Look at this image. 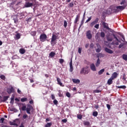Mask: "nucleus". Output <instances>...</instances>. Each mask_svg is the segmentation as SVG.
I'll use <instances>...</instances> for the list:
<instances>
[{"instance_id":"obj_41","label":"nucleus","mask_w":127,"mask_h":127,"mask_svg":"<svg viewBox=\"0 0 127 127\" xmlns=\"http://www.w3.org/2000/svg\"><path fill=\"white\" fill-rule=\"evenodd\" d=\"M100 36L102 38L105 37V33L104 32H102L100 34Z\"/></svg>"},{"instance_id":"obj_25","label":"nucleus","mask_w":127,"mask_h":127,"mask_svg":"<svg viewBox=\"0 0 127 127\" xmlns=\"http://www.w3.org/2000/svg\"><path fill=\"white\" fill-rule=\"evenodd\" d=\"M27 98L26 97H24V98H21L20 101L21 102H22V103H24V102H26L27 101Z\"/></svg>"},{"instance_id":"obj_63","label":"nucleus","mask_w":127,"mask_h":127,"mask_svg":"<svg viewBox=\"0 0 127 127\" xmlns=\"http://www.w3.org/2000/svg\"><path fill=\"white\" fill-rule=\"evenodd\" d=\"M17 93L18 94H20L21 93V91H20V90H19V89H17Z\"/></svg>"},{"instance_id":"obj_39","label":"nucleus","mask_w":127,"mask_h":127,"mask_svg":"<svg viewBox=\"0 0 127 127\" xmlns=\"http://www.w3.org/2000/svg\"><path fill=\"white\" fill-rule=\"evenodd\" d=\"M113 36H114V38L116 39V41H118V42H120V40H119V39L117 38V37L116 36V35L113 34Z\"/></svg>"},{"instance_id":"obj_16","label":"nucleus","mask_w":127,"mask_h":127,"mask_svg":"<svg viewBox=\"0 0 127 127\" xmlns=\"http://www.w3.org/2000/svg\"><path fill=\"white\" fill-rule=\"evenodd\" d=\"M97 49H96V52H97V53H99L101 52V46L99 45V44H97Z\"/></svg>"},{"instance_id":"obj_17","label":"nucleus","mask_w":127,"mask_h":127,"mask_svg":"<svg viewBox=\"0 0 127 127\" xmlns=\"http://www.w3.org/2000/svg\"><path fill=\"white\" fill-rule=\"evenodd\" d=\"M79 18H80V13L76 15V18L74 20V23H77V22H78V21H79Z\"/></svg>"},{"instance_id":"obj_50","label":"nucleus","mask_w":127,"mask_h":127,"mask_svg":"<svg viewBox=\"0 0 127 127\" xmlns=\"http://www.w3.org/2000/svg\"><path fill=\"white\" fill-rule=\"evenodd\" d=\"M59 62L61 63V64H62L64 62V60L61 59L59 60Z\"/></svg>"},{"instance_id":"obj_64","label":"nucleus","mask_w":127,"mask_h":127,"mask_svg":"<svg viewBox=\"0 0 127 127\" xmlns=\"http://www.w3.org/2000/svg\"><path fill=\"white\" fill-rule=\"evenodd\" d=\"M14 102V100H12L11 99L10 104H13Z\"/></svg>"},{"instance_id":"obj_32","label":"nucleus","mask_w":127,"mask_h":127,"mask_svg":"<svg viewBox=\"0 0 127 127\" xmlns=\"http://www.w3.org/2000/svg\"><path fill=\"white\" fill-rule=\"evenodd\" d=\"M31 35L32 36H35V35H36V31H32L31 32Z\"/></svg>"},{"instance_id":"obj_18","label":"nucleus","mask_w":127,"mask_h":127,"mask_svg":"<svg viewBox=\"0 0 127 127\" xmlns=\"http://www.w3.org/2000/svg\"><path fill=\"white\" fill-rule=\"evenodd\" d=\"M72 81L74 84H80V80L78 79H72Z\"/></svg>"},{"instance_id":"obj_62","label":"nucleus","mask_w":127,"mask_h":127,"mask_svg":"<svg viewBox=\"0 0 127 127\" xmlns=\"http://www.w3.org/2000/svg\"><path fill=\"white\" fill-rule=\"evenodd\" d=\"M30 83H34V80L32 79H30Z\"/></svg>"},{"instance_id":"obj_47","label":"nucleus","mask_w":127,"mask_h":127,"mask_svg":"<svg viewBox=\"0 0 127 127\" xmlns=\"http://www.w3.org/2000/svg\"><path fill=\"white\" fill-rule=\"evenodd\" d=\"M78 52L79 54H81V53H82V49L81 48H78Z\"/></svg>"},{"instance_id":"obj_5","label":"nucleus","mask_w":127,"mask_h":127,"mask_svg":"<svg viewBox=\"0 0 127 127\" xmlns=\"http://www.w3.org/2000/svg\"><path fill=\"white\" fill-rule=\"evenodd\" d=\"M46 39H47V35L45 34H42L40 36V40L42 42H44L46 41Z\"/></svg>"},{"instance_id":"obj_36","label":"nucleus","mask_w":127,"mask_h":127,"mask_svg":"<svg viewBox=\"0 0 127 127\" xmlns=\"http://www.w3.org/2000/svg\"><path fill=\"white\" fill-rule=\"evenodd\" d=\"M16 38L17 39H19L20 38V34L18 33L16 35Z\"/></svg>"},{"instance_id":"obj_45","label":"nucleus","mask_w":127,"mask_h":127,"mask_svg":"<svg viewBox=\"0 0 127 127\" xmlns=\"http://www.w3.org/2000/svg\"><path fill=\"white\" fill-rule=\"evenodd\" d=\"M70 7H73V6H74V2H71L69 3V4Z\"/></svg>"},{"instance_id":"obj_30","label":"nucleus","mask_w":127,"mask_h":127,"mask_svg":"<svg viewBox=\"0 0 127 127\" xmlns=\"http://www.w3.org/2000/svg\"><path fill=\"white\" fill-rule=\"evenodd\" d=\"M69 66H70V69H69L70 72H73V70H74V69L73 68V64H70Z\"/></svg>"},{"instance_id":"obj_26","label":"nucleus","mask_w":127,"mask_h":127,"mask_svg":"<svg viewBox=\"0 0 127 127\" xmlns=\"http://www.w3.org/2000/svg\"><path fill=\"white\" fill-rule=\"evenodd\" d=\"M116 87L118 89H126L127 88V86H126L125 85H122L120 86H116Z\"/></svg>"},{"instance_id":"obj_53","label":"nucleus","mask_w":127,"mask_h":127,"mask_svg":"<svg viewBox=\"0 0 127 127\" xmlns=\"http://www.w3.org/2000/svg\"><path fill=\"white\" fill-rule=\"evenodd\" d=\"M28 117V116L27 115V114H25L23 116V119H26V118H27Z\"/></svg>"},{"instance_id":"obj_11","label":"nucleus","mask_w":127,"mask_h":127,"mask_svg":"<svg viewBox=\"0 0 127 127\" xmlns=\"http://www.w3.org/2000/svg\"><path fill=\"white\" fill-rule=\"evenodd\" d=\"M31 109H32V106L30 105H28L26 108V112L29 115H30V111H31Z\"/></svg>"},{"instance_id":"obj_15","label":"nucleus","mask_w":127,"mask_h":127,"mask_svg":"<svg viewBox=\"0 0 127 127\" xmlns=\"http://www.w3.org/2000/svg\"><path fill=\"white\" fill-rule=\"evenodd\" d=\"M90 68L92 71H97V68H96V66L94 64H91L90 65Z\"/></svg>"},{"instance_id":"obj_27","label":"nucleus","mask_w":127,"mask_h":127,"mask_svg":"<svg viewBox=\"0 0 127 127\" xmlns=\"http://www.w3.org/2000/svg\"><path fill=\"white\" fill-rule=\"evenodd\" d=\"M52 126V123H48L45 125L44 127H51Z\"/></svg>"},{"instance_id":"obj_37","label":"nucleus","mask_w":127,"mask_h":127,"mask_svg":"<svg viewBox=\"0 0 127 127\" xmlns=\"http://www.w3.org/2000/svg\"><path fill=\"white\" fill-rule=\"evenodd\" d=\"M66 97H67L68 98H70V97H71V94H70V93H69L68 92H66Z\"/></svg>"},{"instance_id":"obj_24","label":"nucleus","mask_w":127,"mask_h":127,"mask_svg":"<svg viewBox=\"0 0 127 127\" xmlns=\"http://www.w3.org/2000/svg\"><path fill=\"white\" fill-rule=\"evenodd\" d=\"M83 125L84 126H87V127H90V122L88 121H84Z\"/></svg>"},{"instance_id":"obj_31","label":"nucleus","mask_w":127,"mask_h":127,"mask_svg":"<svg viewBox=\"0 0 127 127\" xmlns=\"http://www.w3.org/2000/svg\"><path fill=\"white\" fill-rule=\"evenodd\" d=\"M107 39L108 41H113V38L111 37L110 36L107 37Z\"/></svg>"},{"instance_id":"obj_19","label":"nucleus","mask_w":127,"mask_h":127,"mask_svg":"<svg viewBox=\"0 0 127 127\" xmlns=\"http://www.w3.org/2000/svg\"><path fill=\"white\" fill-rule=\"evenodd\" d=\"M56 55V54L54 53V52H51V53L49 54V57L50 58H53V57H54Z\"/></svg>"},{"instance_id":"obj_22","label":"nucleus","mask_w":127,"mask_h":127,"mask_svg":"<svg viewBox=\"0 0 127 127\" xmlns=\"http://www.w3.org/2000/svg\"><path fill=\"white\" fill-rule=\"evenodd\" d=\"M103 25L104 27V28H106V29L110 30V28L109 27V25L107 24V23L103 22Z\"/></svg>"},{"instance_id":"obj_60","label":"nucleus","mask_w":127,"mask_h":127,"mask_svg":"<svg viewBox=\"0 0 127 127\" xmlns=\"http://www.w3.org/2000/svg\"><path fill=\"white\" fill-rule=\"evenodd\" d=\"M14 98H15V96H14V95H12V96H11V99H12V100H14Z\"/></svg>"},{"instance_id":"obj_3","label":"nucleus","mask_w":127,"mask_h":127,"mask_svg":"<svg viewBox=\"0 0 127 127\" xmlns=\"http://www.w3.org/2000/svg\"><path fill=\"white\" fill-rule=\"evenodd\" d=\"M57 39V36L54 34H53L52 38H51V44L52 45V46H54V45L56 44Z\"/></svg>"},{"instance_id":"obj_44","label":"nucleus","mask_w":127,"mask_h":127,"mask_svg":"<svg viewBox=\"0 0 127 127\" xmlns=\"http://www.w3.org/2000/svg\"><path fill=\"white\" fill-rule=\"evenodd\" d=\"M53 103H54V105H58V101H57V100L55 99L54 100Z\"/></svg>"},{"instance_id":"obj_7","label":"nucleus","mask_w":127,"mask_h":127,"mask_svg":"<svg viewBox=\"0 0 127 127\" xmlns=\"http://www.w3.org/2000/svg\"><path fill=\"white\" fill-rule=\"evenodd\" d=\"M33 6V3L26 2L24 4V7H31Z\"/></svg>"},{"instance_id":"obj_2","label":"nucleus","mask_w":127,"mask_h":127,"mask_svg":"<svg viewBox=\"0 0 127 127\" xmlns=\"http://www.w3.org/2000/svg\"><path fill=\"white\" fill-rule=\"evenodd\" d=\"M120 4L123 5L122 6H116L117 8H118V10L120 11H123L126 7L127 6V1L126 0H122V2L120 3Z\"/></svg>"},{"instance_id":"obj_38","label":"nucleus","mask_w":127,"mask_h":127,"mask_svg":"<svg viewBox=\"0 0 127 127\" xmlns=\"http://www.w3.org/2000/svg\"><path fill=\"white\" fill-rule=\"evenodd\" d=\"M85 21V18H82L81 21V25L80 26H82V25H83L84 24V22Z\"/></svg>"},{"instance_id":"obj_42","label":"nucleus","mask_w":127,"mask_h":127,"mask_svg":"<svg viewBox=\"0 0 127 127\" xmlns=\"http://www.w3.org/2000/svg\"><path fill=\"white\" fill-rule=\"evenodd\" d=\"M0 78L2 79V80H5V76L3 75H1L0 76Z\"/></svg>"},{"instance_id":"obj_29","label":"nucleus","mask_w":127,"mask_h":127,"mask_svg":"<svg viewBox=\"0 0 127 127\" xmlns=\"http://www.w3.org/2000/svg\"><path fill=\"white\" fill-rule=\"evenodd\" d=\"M77 119H78V120H82V119L83 118V116L81 114H77Z\"/></svg>"},{"instance_id":"obj_28","label":"nucleus","mask_w":127,"mask_h":127,"mask_svg":"<svg viewBox=\"0 0 127 127\" xmlns=\"http://www.w3.org/2000/svg\"><path fill=\"white\" fill-rule=\"evenodd\" d=\"M104 72H105V68H103V69L100 70L98 72V74H99V75H102V74H103V73H104Z\"/></svg>"},{"instance_id":"obj_51","label":"nucleus","mask_w":127,"mask_h":127,"mask_svg":"<svg viewBox=\"0 0 127 127\" xmlns=\"http://www.w3.org/2000/svg\"><path fill=\"white\" fill-rule=\"evenodd\" d=\"M106 107L108 110H111V105L110 104H107Z\"/></svg>"},{"instance_id":"obj_56","label":"nucleus","mask_w":127,"mask_h":127,"mask_svg":"<svg viewBox=\"0 0 127 127\" xmlns=\"http://www.w3.org/2000/svg\"><path fill=\"white\" fill-rule=\"evenodd\" d=\"M123 46H124V44H121L119 46V48L121 49L123 47Z\"/></svg>"},{"instance_id":"obj_43","label":"nucleus","mask_w":127,"mask_h":127,"mask_svg":"<svg viewBox=\"0 0 127 127\" xmlns=\"http://www.w3.org/2000/svg\"><path fill=\"white\" fill-rule=\"evenodd\" d=\"M93 93H101V90L96 89L93 91Z\"/></svg>"},{"instance_id":"obj_48","label":"nucleus","mask_w":127,"mask_h":127,"mask_svg":"<svg viewBox=\"0 0 127 127\" xmlns=\"http://www.w3.org/2000/svg\"><path fill=\"white\" fill-rule=\"evenodd\" d=\"M91 19H92V16H90L85 22V23H87V22H89V21H90V20H91Z\"/></svg>"},{"instance_id":"obj_9","label":"nucleus","mask_w":127,"mask_h":127,"mask_svg":"<svg viewBox=\"0 0 127 127\" xmlns=\"http://www.w3.org/2000/svg\"><path fill=\"white\" fill-rule=\"evenodd\" d=\"M98 22H99V18H96L94 21H93L90 23V26L91 27H93V26H94L95 24L98 23Z\"/></svg>"},{"instance_id":"obj_8","label":"nucleus","mask_w":127,"mask_h":127,"mask_svg":"<svg viewBox=\"0 0 127 127\" xmlns=\"http://www.w3.org/2000/svg\"><path fill=\"white\" fill-rule=\"evenodd\" d=\"M8 94H11V93H14V88L12 86L11 88H9L7 89L6 90Z\"/></svg>"},{"instance_id":"obj_1","label":"nucleus","mask_w":127,"mask_h":127,"mask_svg":"<svg viewBox=\"0 0 127 127\" xmlns=\"http://www.w3.org/2000/svg\"><path fill=\"white\" fill-rule=\"evenodd\" d=\"M113 12H120L117 6H111L106 11V13H107V14H111V13H113Z\"/></svg>"},{"instance_id":"obj_10","label":"nucleus","mask_w":127,"mask_h":127,"mask_svg":"<svg viewBox=\"0 0 127 127\" xmlns=\"http://www.w3.org/2000/svg\"><path fill=\"white\" fill-rule=\"evenodd\" d=\"M86 37L88 39H92V34L91 33V31L88 30L86 32Z\"/></svg>"},{"instance_id":"obj_20","label":"nucleus","mask_w":127,"mask_h":127,"mask_svg":"<svg viewBox=\"0 0 127 127\" xmlns=\"http://www.w3.org/2000/svg\"><path fill=\"white\" fill-rule=\"evenodd\" d=\"M8 98H9V96H3V100L1 101V102H2V103H4V102H6V101L8 100Z\"/></svg>"},{"instance_id":"obj_52","label":"nucleus","mask_w":127,"mask_h":127,"mask_svg":"<svg viewBox=\"0 0 127 127\" xmlns=\"http://www.w3.org/2000/svg\"><path fill=\"white\" fill-rule=\"evenodd\" d=\"M62 123H64V124H66L67 123V119H63L62 120Z\"/></svg>"},{"instance_id":"obj_46","label":"nucleus","mask_w":127,"mask_h":127,"mask_svg":"<svg viewBox=\"0 0 127 127\" xmlns=\"http://www.w3.org/2000/svg\"><path fill=\"white\" fill-rule=\"evenodd\" d=\"M100 26V25L99 24H97L94 26L95 28H96L97 29H99V27Z\"/></svg>"},{"instance_id":"obj_4","label":"nucleus","mask_w":127,"mask_h":127,"mask_svg":"<svg viewBox=\"0 0 127 127\" xmlns=\"http://www.w3.org/2000/svg\"><path fill=\"white\" fill-rule=\"evenodd\" d=\"M90 72V69L87 66L85 67H83L80 71V74H83V75H86Z\"/></svg>"},{"instance_id":"obj_58","label":"nucleus","mask_w":127,"mask_h":127,"mask_svg":"<svg viewBox=\"0 0 127 127\" xmlns=\"http://www.w3.org/2000/svg\"><path fill=\"white\" fill-rule=\"evenodd\" d=\"M13 20L15 23H16V22H17V18H14Z\"/></svg>"},{"instance_id":"obj_55","label":"nucleus","mask_w":127,"mask_h":127,"mask_svg":"<svg viewBox=\"0 0 127 127\" xmlns=\"http://www.w3.org/2000/svg\"><path fill=\"white\" fill-rule=\"evenodd\" d=\"M52 100H55V96L54 94H52L51 95Z\"/></svg>"},{"instance_id":"obj_57","label":"nucleus","mask_w":127,"mask_h":127,"mask_svg":"<svg viewBox=\"0 0 127 127\" xmlns=\"http://www.w3.org/2000/svg\"><path fill=\"white\" fill-rule=\"evenodd\" d=\"M93 47H94V44L91 43V44L90 45V48H93Z\"/></svg>"},{"instance_id":"obj_40","label":"nucleus","mask_w":127,"mask_h":127,"mask_svg":"<svg viewBox=\"0 0 127 127\" xmlns=\"http://www.w3.org/2000/svg\"><path fill=\"white\" fill-rule=\"evenodd\" d=\"M123 58L124 60H127V55H123Z\"/></svg>"},{"instance_id":"obj_13","label":"nucleus","mask_w":127,"mask_h":127,"mask_svg":"<svg viewBox=\"0 0 127 127\" xmlns=\"http://www.w3.org/2000/svg\"><path fill=\"white\" fill-rule=\"evenodd\" d=\"M57 81L58 82V84L60 85V86H61V87H64V85L63 83H62V82H61V79H60L59 77H57Z\"/></svg>"},{"instance_id":"obj_33","label":"nucleus","mask_w":127,"mask_h":127,"mask_svg":"<svg viewBox=\"0 0 127 127\" xmlns=\"http://www.w3.org/2000/svg\"><path fill=\"white\" fill-rule=\"evenodd\" d=\"M93 117H97V116H98V112H97V111L93 112Z\"/></svg>"},{"instance_id":"obj_54","label":"nucleus","mask_w":127,"mask_h":127,"mask_svg":"<svg viewBox=\"0 0 127 127\" xmlns=\"http://www.w3.org/2000/svg\"><path fill=\"white\" fill-rule=\"evenodd\" d=\"M97 57H98V58H100V57H103V54H99L98 55V56H97Z\"/></svg>"},{"instance_id":"obj_21","label":"nucleus","mask_w":127,"mask_h":127,"mask_svg":"<svg viewBox=\"0 0 127 127\" xmlns=\"http://www.w3.org/2000/svg\"><path fill=\"white\" fill-rule=\"evenodd\" d=\"M113 80H114L113 78L110 77V79H109L107 81V84L108 85H112V84H113Z\"/></svg>"},{"instance_id":"obj_49","label":"nucleus","mask_w":127,"mask_h":127,"mask_svg":"<svg viewBox=\"0 0 127 127\" xmlns=\"http://www.w3.org/2000/svg\"><path fill=\"white\" fill-rule=\"evenodd\" d=\"M4 121V118H2L0 119V123H1V124H3Z\"/></svg>"},{"instance_id":"obj_34","label":"nucleus","mask_w":127,"mask_h":127,"mask_svg":"<svg viewBox=\"0 0 127 127\" xmlns=\"http://www.w3.org/2000/svg\"><path fill=\"white\" fill-rule=\"evenodd\" d=\"M67 24H68V23H67V21L64 20V28H66V27H67Z\"/></svg>"},{"instance_id":"obj_23","label":"nucleus","mask_w":127,"mask_h":127,"mask_svg":"<svg viewBox=\"0 0 127 127\" xmlns=\"http://www.w3.org/2000/svg\"><path fill=\"white\" fill-rule=\"evenodd\" d=\"M25 49H23V48H21L19 49V53H20V54H24V53H25Z\"/></svg>"},{"instance_id":"obj_6","label":"nucleus","mask_w":127,"mask_h":127,"mask_svg":"<svg viewBox=\"0 0 127 127\" xmlns=\"http://www.w3.org/2000/svg\"><path fill=\"white\" fill-rule=\"evenodd\" d=\"M19 123V120L17 119L13 121V122H10V126H16V127H17L18 126V124Z\"/></svg>"},{"instance_id":"obj_61","label":"nucleus","mask_w":127,"mask_h":127,"mask_svg":"<svg viewBox=\"0 0 127 127\" xmlns=\"http://www.w3.org/2000/svg\"><path fill=\"white\" fill-rule=\"evenodd\" d=\"M29 104H30L31 105H32V104H33V100H31L29 101Z\"/></svg>"},{"instance_id":"obj_14","label":"nucleus","mask_w":127,"mask_h":127,"mask_svg":"<svg viewBox=\"0 0 127 127\" xmlns=\"http://www.w3.org/2000/svg\"><path fill=\"white\" fill-rule=\"evenodd\" d=\"M105 50L106 52H107V53H109V54H113V53H114V52L112 50L108 48H105Z\"/></svg>"},{"instance_id":"obj_35","label":"nucleus","mask_w":127,"mask_h":127,"mask_svg":"<svg viewBox=\"0 0 127 127\" xmlns=\"http://www.w3.org/2000/svg\"><path fill=\"white\" fill-rule=\"evenodd\" d=\"M21 110L22 111H26V106L24 105L22 106V107L21 108Z\"/></svg>"},{"instance_id":"obj_59","label":"nucleus","mask_w":127,"mask_h":127,"mask_svg":"<svg viewBox=\"0 0 127 127\" xmlns=\"http://www.w3.org/2000/svg\"><path fill=\"white\" fill-rule=\"evenodd\" d=\"M59 96L60 97H63V94H62L61 93V92H59Z\"/></svg>"},{"instance_id":"obj_12","label":"nucleus","mask_w":127,"mask_h":127,"mask_svg":"<svg viewBox=\"0 0 127 127\" xmlns=\"http://www.w3.org/2000/svg\"><path fill=\"white\" fill-rule=\"evenodd\" d=\"M118 76H119V73H117L116 72H114L112 76L111 77L112 78H113V80H115V79H116V78L118 77Z\"/></svg>"}]
</instances>
